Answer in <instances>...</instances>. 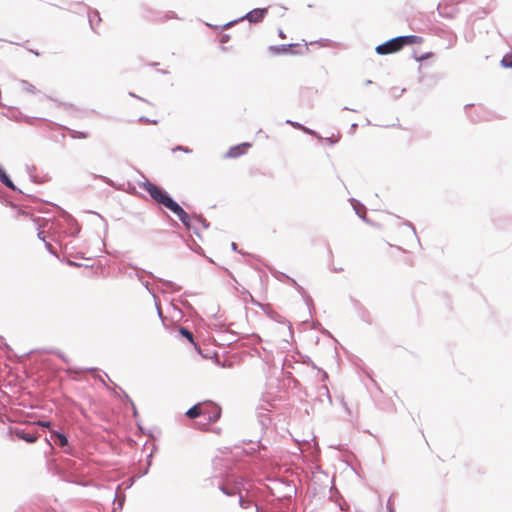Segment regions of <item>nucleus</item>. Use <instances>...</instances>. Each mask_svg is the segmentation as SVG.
Returning <instances> with one entry per match:
<instances>
[{"mask_svg":"<svg viewBox=\"0 0 512 512\" xmlns=\"http://www.w3.org/2000/svg\"><path fill=\"white\" fill-rule=\"evenodd\" d=\"M37 424L42 427H50L51 423L48 421H38Z\"/></svg>","mask_w":512,"mask_h":512,"instance_id":"15","label":"nucleus"},{"mask_svg":"<svg viewBox=\"0 0 512 512\" xmlns=\"http://www.w3.org/2000/svg\"><path fill=\"white\" fill-rule=\"evenodd\" d=\"M501 65L504 68H512V53H508L503 56L501 60Z\"/></svg>","mask_w":512,"mask_h":512,"instance_id":"10","label":"nucleus"},{"mask_svg":"<svg viewBox=\"0 0 512 512\" xmlns=\"http://www.w3.org/2000/svg\"><path fill=\"white\" fill-rule=\"evenodd\" d=\"M187 417L190 419L203 416V402L197 403L186 412Z\"/></svg>","mask_w":512,"mask_h":512,"instance_id":"7","label":"nucleus"},{"mask_svg":"<svg viewBox=\"0 0 512 512\" xmlns=\"http://www.w3.org/2000/svg\"><path fill=\"white\" fill-rule=\"evenodd\" d=\"M179 332L181 335H183L190 343H192L195 347H197V344L194 342V337L192 332H190L188 329L184 327H180Z\"/></svg>","mask_w":512,"mask_h":512,"instance_id":"9","label":"nucleus"},{"mask_svg":"<svg viewBox=\"0 0 512 512\" xmlns=\"http://www.w3.org/2000/svg\"><path fill=\"white\" fill-rule=\"evenodd\" d=\"M432 56H433V53L429 52V53H426V54L422 55L421 57H419L418 60L422 61V60L430 58Z\"/></svg>","mask_w":512,"mask_h":512,"instance_id":"14","label":"nucleus"},{"mask_svg":"<svg viewBox=\"0 0 512 512\" xmlns=\"http://www.w3.org/2000/svg\"><path fill=\"white\" fill-rule=\"evenodd\" d=\"M52 436H54V437H56V438H57V440L59 441V445H60L61 447H64V446H66V445H67L68 440H67V438H66V436H65V435H63V434H61V433H58V432H53V433H52Z\"/></svg>","mask_w":512,"mask_h":512,"instance_id":"11","label":"nucleus"},{"mask_svg":"<svg viewBox=\"0 0 512 512\" xmlns=\"http://www.w3.org/2000/svg\"><path fill=\"white\" fill-rule=\"evenodd\" d=\"M46 246L51 249V244L50 243H46Z\"/></svg>","mask_w":512,"mask_h":512,"instance_id":"18","label":"nucleus"},{"mask_svg":"<svg viewBox=\"0 0 512 512\" xmlns=\"http://www.w3.org/2000/svg\"><path fill=\"white\" fill-rule=\"evenodd\" d=\"M221 414L222 409L218 404L212 401L203 402V416L207 417L208 424L218 421L221 417Z\"/></svg>","mask_w":512,"mask_h":512,"instance_id":"3","label":"nucleus"},{"mask_svg":"<svg viewBox=\"0 0 512 512\" xmlns=\"http://www.w3.org/2000/svg\"><path fill=\"white\" fill-rule=\"evenodd\" d=\"M268 12L267 8H256L246 15V19L251 23L261 22Z\"/></svg>","mask_w":512,"mask_h":512,"instance_id":"5","label":"nucleus"},{"mask_svg":"<svg viewBox=\"0 0 512 512\" xmlns=\"http://www.w3.org/2000/svg\"><path fill=\"white\" fill-rule=\"evenodd\" d=\"M176 150H181L184 152H191V150H189L188 148L182 147V146H178L177 148L174 149V151H176Z\"/></svg>","mask_w":512,"mask_h":512,"instance_id":"16","label":"nucleus"},{"mask_svg":"<svg viewBox=\"0 0 512 512\" xmlns=\"http://www.w3.org/2000/svg\"><path fill=\"white\" fill-rule=\"evenodd\" d=\"M0 180L2 183H4L7 187H10V188H13V183L12 181L9 179V177L6 175L5 172H3L2 170H0Z\"/></svg>","mask_w":512,"mask_h":512,"instance_id":"13","label":"nucleus"},{"mask_svg":"<svg viewBox=\"0 0 512 512\" xmlns=\"http://www.w3.org/2000/svg\"><path fill=\"white\" fill-rule=\"evenodd\" d=\"M250 147H251L250 143H241L239 145L233 146L228 150L225 157H227V158L240 157L241 155L245 154Z\"/></svg>","mask_w":512,"mask_h":512,"instance_id":"4","label":"nucleus"},{"mask_svg":"<svg viewBox=\"0 0 512 512\" xmlns=\"http://www.w3.org/2000/svg\"><path fill=\"white\" fill-rule=\"evenodd\" d=\"M72 138L85 139L89 136L88 132L72 130L70 133Z\"/></svg>","mask_w":512,"mask_h":512,"instance_id":"12","label":"nucleus"},{"mask_svg":"<svg viewBox=\"0 0 512 512\" xmlns=\"http://www.w3.org/2000/svg\"><path fill=\"white\" fill-rule=\"evenodd\" d=\"M279 37L282 38V39L286 38V35L283 33L282 30H279Z\"/></svg>","mask_w":512,"mask_h":512,"instance_id":"17","label":"nucleus"},{"mask_svg":"<svg viewBox=\"0 0 512 512\" xmlns=\"http://www.w3.org/2000/svg\"><path fill=\"white\" fill-rule=\"evenodd\" d=\"M11 433H13L19 439L24 440L28 443H34L38 439V436L36 434L26 433L24 430L20 429L11 430Z\"/></svg>","mask_w":512,"mask_h":512,"instance_id":"6","label":"nucleus"},{"mask_svg":"<svg viewBox=\"0 0 512 512\" xmlns=\"http://www.w3.org/2000/svg\"><path fill=\"white\" fill-rule=\"evenodd\" d=\"M145 191L159 204L163 205L174 214L178 216L180 221L186 226L190 227V215L178 205L161 187L146 181L143 186Z\"/></svg>","mask_w":512,"mask_h":512,"instance_id":"1","label":"nucleus"},{"mask_svg":"<svg viewBox=\"0 0 512 512\" xmlns=\"http://www.w3.org/2000/svg\"><path fill=\"white\" fill-rule=\"evenodd\" d=\"M293 44L289 45H281V46H271L270 51L273 54H280V53H287L290 51V49L293 47Z\"/></svg>","mask_w":512,"mask_h":512,"instance_id":"8","label":"nucleus"},{"mask_svg":"<svg viewBox=\"0 0 512 512\" xmlns=\"http://www.w3.org/2000/svg\"><path fill=\"white\" fill-rule=\"evenodd\" d=\"M422 38L415 35L399 36L393 38L376 47V52L380 55L392 54L400 51L405 45L419 44Z\"/></svg>","mask_w":512,"mask_h":512,"instance_id":"2","label":"nucleus"}]
</instances>
